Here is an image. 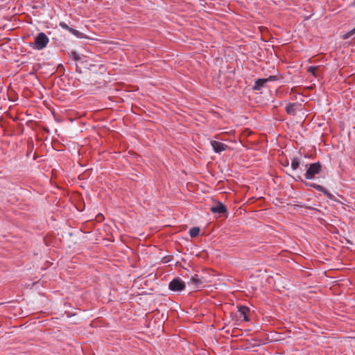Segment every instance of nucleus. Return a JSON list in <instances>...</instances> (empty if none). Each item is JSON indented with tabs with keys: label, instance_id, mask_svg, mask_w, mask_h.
<instances>
[{
	"label": "nucleus",
	"instance_id": "nucleus-1",
	"mask_svg": "<svg viewBox=\"0 0 355 355\" xmlns=\"http://www.w3.org/2000/svg\"><path fill=\"white\" fill-rule=\"evenodd\" d=\"M49 42V37L44 33H40L35 37V42L32 46L34 49L41 51L44 49Z\"/></svg>",
	"mask_w": 355,
	"mask_h": 355
},
{
	"label": "nucleus",
	"instance_id": "nucleus-6",
	"mask_svg": "<svg viewBox=\"0 0 355 355\" xmlns=\"http://www.w3.org/2000/svg\"><path fill=\"white\" fill-rule=\"evenodd\" d=\"M301 106L300 104L297 103H288L286 107V112L288 114L295 116L297 112V108Z\"/></svg>",
	"mask_w": 355,
	"mask_h": 355
},
{
	"label": "nucleus",
	"instance_id": "nucleus-9",
	"mask_svg": "<svg viewBox=\"0 0 355 355\" xmlns=\"http://www.w3.org/2000/svg\"><path fill=\"white\" fill-rule=\"evenodd\" d=\"M189 284H193L195 288H201L204 287L202 281L198 277L197 275H195L191 277Z\"/></svg>",
	"mask_w": 355,
	"mask_h": 355
},
{
	"label": "nucleus",
	"instance_id": "nucleus-5",
	"mask_svg": "<svg viewBox=\"0 0 355 355\" xmlns=\"http://www.w3.org/2000/svg\"><path fill=\"white\" fill-rule=\"evenodd\" d=\"M211 145L214 151L216 153H220L225 150L228 147L225 144L217 141H211Z\"/></svg>",
	"mask_w": 355,
	"mask_h": 355
},
{
	"label": "nucleus",
	"instance_id": "nucleus-20",
	"mask_svg": "<svg viewBox=\"0 0 355 355\" xmlns=\"http://www.w3.org/2000/svg\"><path fill=\"white\" fill-rule=\"evenodd\" d=\"M76 71L78 73H81L80 68L78 67V64H76Z\"/></svg>",
	"mask_w": 355,
	"mask_h": 355
},
{
	"label": "nucleus",
	"instance_id": "nucleus-11",
	"mask_svg": "<svg viewBox=\"0 0 355 355\" xmlns=\"http://www.w3.org/2000/svg\"><path fill=\"white\" fill-rule=\"evenodd\" d=\"M249 311H250V309L247 306H241L239 308V312L241 316H243V318H244L245 321H249L250 320L248 315Z\"/></svg>",
	"mask_w": 355,
	"mask_h": 355
},
{
	"label": "nucleus",
	"instance_id": "nucleus-7",
	"mask_svg": "<svg viewBox=\"0 0 355 355\" xmlns=\"http://www.w3.org/2000/svg\"><path fill=\"white\" fill-rule=\"evenodd\" d=\"M296 180L302 181V182L304 183V184L306 186L310 187H313L315 189H316L317 191H321L322 193H324L325 191V190L327 189L326 188H324V187H322V186H321L320 184H317L315 183H311V182H304L303 180L301 178V176H300V175H298L297 177Z\"/></svg>",
	"mask_w": 355,
	"mask_h": 355
},
{
	"label": "nucleus",
	"instance_id": "nucleus-4",
	"mask_svg": "<svg viewBox=\"0 0 355 355\" xmlns=\"http://www.w3.org/2000/svg\"><path fill=\"white\" fill-rule=\"evenodd\" d=\"M210 211L214 214H223L227 212V209L222 202H218L210 208Z\"/></svg>",
	"mask_w": 355,
	"mask_h": 355
},
{
	"label": "nucleus",
	"instance_id": "nucleus-3",
	"mask_svg": "<svg viewBox=\"0 0 355 355\" xmlns=\"http://www.w3.org/2000/svg\"><path fill=\"white\" fill-rule=\"evenodd\" d=\"M168 288L173 291H182L185 288V284L180 279L175 278L169 283Z\"/></svg>",
	"mask_w": 355,
	"mask_h": 355
},
{
	"label": "nucleus",
	"instance_id": "nucleus-18",
	"mask_svg": "<svg viewBox=\"0 0 355 355\" xmlns=\"http://www.w3.org/2000/svg\"><path fill=\"white\" fill-rule=\"evenodd\" d=\"M59 26L63 28V29H65V30H67L68 31H69V29L71 28V27H69L65 22L64 21H60V24H59Z\"/></svg>",
	"mask_w": 355,
	"mask_h": 355
},
{
	"label": "nucleus",
	"instance_id": "nucleus-17",
	"mask_svg": "<svg viewBox=\"0 0 355 355\" xmlns=\"http://www.w3.org/2000/svg\"><path fill=\"white\" fill-rule=\"evenodd\" d=\"M318 69V67H317L310 66V67L308 68L307 71H308L309 73H312L313 76H315L316 75H315V71H316V69Z\"/></svg>",
	"mask_w": 355,
	"mask_h": 355
},
{
	"label": "nucleus",
	"instance_id": "nucleus-10",
	"mask_svg": "<svg viewBox=\"0 0 355 355\" xmlns=\"http://www.w3.org/2000/svg\"><path fill=\"white\" fill-rule=\"evenodd\" d=\"M267 83V80L265 78H259L255 80L254 85L252 87L253 90L260 91L262 88H263Z\"/></svg>",
	"mask_w": 355,
	"mask_h": 355
},
{
	"label": "nucleus",
	"instance_id": "nucleus-12",
	"mask_svg": "<svg viewBox=\"0 0 355 355\" xmlns=\"http://www.w3.org/2000/svg\"><path fill=\"white\" fill-rule=\"evenodd\" d=\"M300 164V161L298 157H294L291 161V168L293 170H297Z\"/></svg>",
	"mask_w": 355,
	"mask_h": 355
},
{
	"label": "nucleus",
	"instance_id": "nucleus-14",
	"mask_svg": "<svg viewBox=\"0 0 355 355\" xmlns=\"http://www.w3.org/2000/svg\"><path fill=\"white\" fill-rule=\"evenodd\" d=\"M69 32H70L72 35H75L78 38H83V34L78 31V30H76L71 27Z\"/></svg>",
	"mask_w": 355,
	"mask_h": 355
},
{
	"label": "nucleus",
	"instance_id": "nucleus-16",
	"mask_svg": "<svg viewBox=\"0 0 355 355\" xmlns=\"http://www.w3.org/2000/svg\"><path fill=\"white\" fill-rule=\"evenodd\" d=\"M329 199L336 201L335 196L331 194L327 189L323 193Z\"/></svg>",
	"mask_w": 355,
	"mask_h": 355
},
{
	"label": "nucleus",
	"instance_id": "nucleus-15",
	"mask_svg": "<svg viewBox=\"0 0 355 355\" xmlns=\"http://www.w3.org/2000/svg\"><path fill=\"white\" fill-rule=\"evenodd\" d=\"M354 35H355V27L352 30L346 33L343 36V39H345V40L349 39Z\"/></svg>",
	"mask_w": 355,
	"mask_h": 355
},
{
	"label": "nucleus",
	"instance_id": "nucleus-13",
	"mask_svg": "<svg viewBox=\"0 0 355 355\" xmlns=\"http://www.w3.org/2000/svg\"><path fill=\"white\" fill-rule=\"evenodd\" d=\"M200 228L197 227H192L189 230V235L191 237L194 238L196 237L200 233Z\"/></svg>",
	"mask_w": 355,
	"mask_h": 355
},
{
	"label": "nucleus",
	"instance_id": "nucleus-2",
	"mask_svg": "<svg viewBox=\"0 0 355 355\" xmlns=\"http://www.w3.org/2000/svg\"><path fill=\"white\" fill-rule=\"evenodd\" d=\"M322 165L318 162L313 164H311L305 173V178L307 180H313L315 178V175L320 173L321 171Z\"/></svg>",
	"mask_w": 355,
	"mask_h": 355
},
{
	"label": "nucleus",
	"instance_id": "nucleus-8",
	"mask_svg": "<svg viewBox=\"0 0 355 355\" xmlns=\"http://www.w3.org/2000/svg\"><path fill=\"white\" fill-rule=\"evenodd\" d=\"M69 58L76 62H79L80 63H83L85 62L86 56L83 55H80L75 51H71L69 53Z\"/></svg>",
	"mask_w": 355,
	"mask_h": 355
},
{
	"label": "nucleus",
	"instance_id": "nucleus-19",
	"mask_svg": "<svg viewBox=\"0 0 355 355\" xmlns=\"http://www.w3.org/2000/svg\"><path fill=\"white\" fill-rule=\"evenodd\" d=\"M265 80H267V83L270 81H274L277 80V77L275 76H270L268 78H265Z\"/></svg>",
	"mask_w": 355,
	"mask_h": 355
}]
</instances>
